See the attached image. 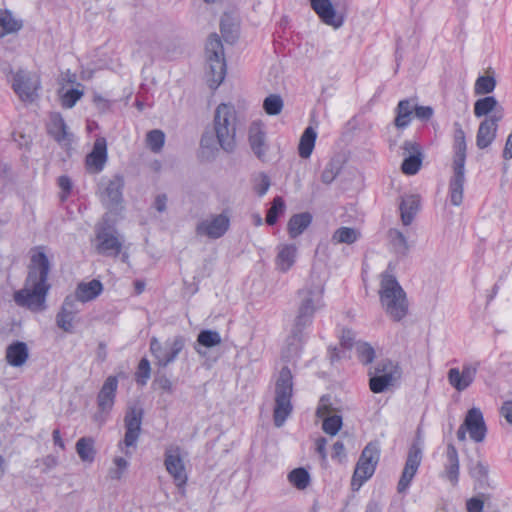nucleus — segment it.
<instances>
[{
    "label": "nucleus",
    "instance_id": "nucleus-1",
    "mask_svg": "<svg viewBox=\"0 0 512 512\" xmlns=\"http://www.w3.org/2000/svg\"><path fill=\"white\" fill-rule=\"evenodd\" d=\"M324 282L319 276L311 275L310 280L298 291L297 314L287 339L283 358L290 362L299 356L303 331L311 326L314 314L323 309Z\"/></svg>",
    "mask_w": 512,
    "mask_h": 512
},
{
    "label": "nucleus",
    "instance_id": "nucleus-2",
    "mask_svg": "<svg viewBox=\"0 0 512 512\" xmlns=\"http://www.w3.org/2000/svg\"><path fill=\"white\" fill-rule=\"evenodd\" d=\"M50 263L44 252L32 255L28 267V275L22 289L14 293V301L18 306L32 312L46 309V297L51 288L48 282Z\"/></svg>",
    "mask_w": 512,
    "mask_h": 512
},
{
    "label": "nucleus",
    "instance_id": "nucleus-3",
    "mask_svg": "<svg viewBox=\"0 0 512 512\" xmlns=\"http://www.w3.org/2000/svg\"><path fill=\"white\" fill-rule=\"evenodd\" d=\"M380 304L390 319L400 322L408 314V300L405 291L396 278L382 274L379 289Z\"/></svg>",
    "mask_w": 512,
    "mask_h": 512
},
{
    "label": "nucleus",
    "instance_id": "nucleus-4",
    "mask_svg": "<svg viewBox=\"0 0 512 512\" xmlns=\"http://www.w3.org/2000/svg\"><path fill=\"white\" fill-rule=\"evenodd\" d=\"M214 132L219 147L232 152L236 146L237 113L231 104L221 103L217 106L213 120Z\"/></svg>",
    "mask_w": 512,
    "mask_h": 512
},
{
    "label": "nucleus",
    "instance_id": "nucleus-5",
    "mask_svg": "<svg viewBox=\"0 0 512 512\" xmlns=\"http://www.w3.org/2000/svg\"><path fill=\"white\" fill-rule=\"evenodd\" d=\"M206 78L211 89H216L223 82L226 75V61L223 44L217 34H211L207 40L206 48Z\"/></svg>",
    "mask_w": 512,
    "mask_h": 512
},
{
    "label": "nucleus",
    "instance_id": "nucleus-6",
    "mask_svg": "<svg viewBox=\"0 0 512 512\" xmlns=\"http://www.w3.org/2000/svg\"><path fill=\"white\" fill-rule=\"evenodd\" d=\"M293 393V376L290 369L284 366L276 381L274 424L281 427L292 412L291 397Z\"/></svg>",
    "mask_w": 512,
    "mask_h": 512
},
{
    "label": "nucleus",
    "instance_id": "nucleus-7",
    "mask_svg": "<svg viewBox=\"0 0 512 512\" xmlns=\"http://www.w3.org/2000/svg\"><path fill=\"white\" fill-rule=\"evenodd\" d=\"M380 459V450L377 443H368L362 450L359 460L356 464L351 487L353 490H359L360 487L373 476L376 466Z\"/></svg>",
    "mask_w": 512,
    "mask_h": 512
},
{
    "label": "nucleus",
    "instance_id": "nucleus-8",
    "mask_svg": "<svg viewBox=\"0 0 512 512\" xmlns=\"http://www.w3.org/2000/svg\"><path fill=\"white\" fill-rule=\"evenodd\" d=\"M186 344L185 338L176 335L160 342L156 337L150 340V352L156 360V365L165 368L172 364L182 352Z\"/></svg>",
    "mask_w": 512,
    "mask_h": 512
},
{
    "label": "nucleus",
    "instance_id": "nucleus-9",
    "mask_svg": "<svg viewBox=\"0 0 512 512\" xmlns=\"http://www.w3.org/2000/svg\"><path fill=\"white\" fill-rule=\"evenodd\" d=\"M42 88L40 75L34 71L19 69L13 74L12 89L23 102L32 103L39 98Z\"/></svg>",
    "mask_w": 512,
    "mask_h": 512
},
{
    "label": "nucleus",
    "instance_id": "nucleus-10",
    "mask_svg": "<svg viewBox=\"0 0 512 512\" xmlns=\"http://www.w3.org/2000/svg\"><path fill=\"white\" fill-rule=\"evenodd\" d=\"M467 433L470 439L476 443H481L485 440L487 427L480 408L473 407L467 411L463 423L457 430V439L464 442Z\"/></svg>",
    "mask_w": 512,
    "mask_h": 512
},
{
    "label": "nucleus",
    "instance_id": "nucleus-11",
    "mask_svg": "<svg viewBox=\"0 0 512 512\" xmlns=\"http://www.w3.org/2000/svg\"><path fill=\"white\" fill-rule=\"evenodd\" d=\"M164 466L169 475L173 478L175 485L184 491L188 480L182 450L177 445H170L164 453Z\"/></svg>",
    "mask_w": 512,
    "mask_h": 512
},
{
    "label": "nucleus",
    "instance_id": "nucleus-12",
    "mask_svg": "<svg viewBox=\"0 0 512 512\" xmlns=\"http://www.w3.org/2000/svg\"><path fill=\"white\" fill-rule=\"evenodd\" d=\"M230 227V218L226 212L210 214L196 225L195 232L209 239L221 238Z\"/></svg>",
    "mask_w": 512,
    "mask_h": 512
},
{
    "label": "nucleus",
    "instance_id": "nucleus-13",
    "mask_svg": "<svg viewBox=\"0 0 512 512\" xmlns=\"http://www.w3.org/2000/svg\"><path fill=\"white\" fill-rule=\"evenodd\" d=\"M480 363L469 362L462 365V369L450 368L447 373V380L451 387L457 392H463L474 382Z\"/></svg>",
    "mask_w": 512,
    "mask_h": 512
},
{
    "label": "nucleus",
    "instance_id": "nucleus-14",
    "mask_svg": "<svg viewBox=\"0 0 512 512\" xmlns=\"http://www.w3.org/2000/svg\"><path fill=\"white\" fill-rule=\"evenodd\" d=\"M397 366L390 360L381 361L375 368V375L370 378V389L374 393L383 392L396 379Z\"/></svg>",
    "mask_w": 512,
    "mask_h": 512
},
{
    "label": "nucleus",
    "instance_id": "nucleus-15",
    "mask_svg": "<svg viewBox=\"0 0 512 512\" xmlns=\"http://www.w3.org/2000/svg\"><path fill=\"white\" fill-rule=\"evenodd\" d=\"M422 460V451L417 445L409 449L405 466L397 485L398 493H405L409 488Z\"/></svg>",
    "mask_w": 512,
    "mask_h": 512
},
{
    "label": "nucleus",
    "instance_id": "nucleus-16",
    "mask_svg": "<svg viewBox=\"0 0 512 512\" xmlns=\"http://www.w3.org/2000/svg\"><path fill=\"white\" fill-rule=\"evenodd\" d=\"M502 119L501 111L485 118L479 125L476 135V145L479 149H485L492 144L496 138L498 122Z\"/></svg>",
    "mask_w": 512,
    "mask_h": 512
},
{
    "label": "nucleus",
    "instance_id": "nucleus-17",
    "mask_svg": "<svg viewBox=\"0 0 512 512\" xmlns=\"http://www.w3.org/2000/svg\"><path fill=\"white\" fill-rule=\"evenodd\" d=\"M404 154L407 155L401 165L402 172L406 175L416 174L422 165L423 155L418 143L414 141H404L402 145Z\"/></svg>",
    "mask_w": 512,
    "mask_h": 512
},
{
    "label": "nucleus",
    "instance_id": "nucleus-18",
    "mask_svg": "<svg viewBox=\"0 0 512 512\" xmlns=\"http://www.w3.org/2000/svg\"><path fill=\"white\" fill-rule=\"evenodd\" d=\"M142 409L137 407H132L128 410L125 416V437L123 440V444L129 448L136 445V442L139 438L141 423H142Z\"/></svg>",
    "mask_w": 512,
    "mask_h": 512
},
{
    "label": "nucleus",
    "instance_id": "nucleus-19",
    "mask_svg": "<svg viewBox=\"0 0 512 512\" xmlns=\"http://www.w3.org/2000/svg\"><path fill=\"white\" fill-rule=\"evenodd\" d=\"M97 251L100 254L116 256L120 253L122 243L110 228L101 227L97 230Z\"/></svg>",
    "mask_w": 512,
    "mask_h": 512
},
{
    "label": "nucleus",
    "instance_id": "nucleus-20",
    "mask_svg": "<svg viewBox=\"0 0 512 512\" xmlns=\"http://www.w3.org/2000/svg\"><path fill=\"white\" fill-rule=\"evenodd\" d=\"M107 162V142L103 137L97 138L94 142L92 151L86 157V165L93 173H99L103 170Z\"/></svg>",
    "mask_w": 512,
    "mask_h": 512
},
{
    "label": "nucleus",
    "instance_id": "nucleus-21",
    "mask_svg": "<svg viewBox=\"0 0 512 512\" xmlns=\"http://www.w3.org/2000/svg\"><path fill=\"white\" fill-rule=\"evenodd\" d=\"M248 140L250 147L256 157L262 161L266 159L268 145L266 143V133L261 123L254 122L249 128Z\"/></svg>",
    "mask_w": 512,
    "mask_h": 512
},
{
    "label": "nucleus",
    "instance_id": "nucleus-22",
    "mask_svg": "<svg viewBox=\"0 0 512 512\" xmlns=\"http://www.w3.org/2000/svg\"><path fill=\"white\" fill-rule=\"evenodd\" d=\"M310 2L313 10L326 25L334 28L342 26L343 19L342 17L337 16L330 0H310Z\"/></svg>",
    "mask_w": 512,
    "mask_h": 512
},
{
    "label": "nucleus",
    "instance_id": "nucleus-23",
    "mask_svg": "<svg viewBox=\"0 0 512 512\" xmlns=\"http://www.w3.org/2000/svg\"><path fill=\"white\" fill-rule=\"evenodd\" d=\"M124 186L123 178L119 175L114 176L112 179L102 181L101 183V197L104 203L108 205L118 204L122 200V189Z\"/></svg>",
    "mask_w": 512,
    "mask_h": 512
},
{
    "label": "nucleus",
    "instance_id": "nucleus-24",
    "mask_svg": "<svg viewBox=\"0 0 512 512\" xmlns=\"http://www.w3.org/2000/svg\"><path fill=\"white\" fill-rule=\"evenodd\" d=\"M118 388V379L116 376H109L101 387L97 402L101 411L106 412L112 409Z\"/></svg>",
    "mask_w": 512,
    "mask_h": 512
},
{
    "label": "nucleus",
    "instance_id": "nucleus-25",
    "mask_svg": "<svg viewBox=\"0 0 512 512\" xmlns=\"http://www.w3.org/2000/svg\"><path fill=\"white\" fill-rule=\"evenodd\" d=\"M29 358V349L25 342L15 341L9 344L5 352V360L12 367L19 368L26 364Z\"/></svg>",
    "mask_w": 512,
    "mask_h": 512
},
{
    "label": "nucleus",
    "instance_id": "nucleus-26",
    "mask_svg": "<svg viewBox=\"0 0 512 512\" xmlns=\"http://www.w3.org/2000/svg\"><path fill=\"white\" fill-rule=\"evenodd\" d=\"M297 247L295 244H280L277 246L275 258L276 269L282 273L288 272L295 264Z\"/></svg>",
    "mask_w": 512,
    "mask_h": 512
},
{
    "label": "nucleus",
    "instance_id": "nucleus-27",
    "mask_svg": "<svg viewBox=\"0 0 512 512\" xmlns=\"http://www.w3.org/2000/svg\"><path fill=\"white\" fill-rule=\"evenodd\" d=\"M454 175L450 181V200L454 206H459L463 200L465 182V164L453 163Z\"/></svg>",
    "mask_w": 512,
    "mask_h": 512
},
{
    "label": "nucleus",
    "instance_id": "nucleus-28",
    "mask_svg": "<svg viewBox=\"0 0 512 512\" xmlns=\"http://www.w3.org/2000/svg\"><path fill=\"white\" fill-rule=\"evenodd\" d=\"M48 132L61 145H68L71 142L72 135L68 132L64 119L58 113L51 115Z\"/></svg>",
    "mask_w": 512,
    "mask_h": 512
},
{
    "label": "nucleus",
    "instance_id": "nucleus-29",
    "mask_svg": "<svg viewBox=\"0 0 512 512\" xmlns=\"http://www.w3.org/2000/svg\"><path fill=\"white\" fill-rule=\"evenodd\" d=\"M329 409L321 399V404L317 408V416L323 418L322 429L331 436H335L342 427V417L339 415H328Z\"/></svg>",
    "mask_w": 512,
    "mask_h": 512
},
{
    "label": "nucleus",
    "instance_id": "nucleus-30",
    "mask_svg": "<svg viewBox=\"0 0 512 512\" xmlns=\"http://www.w3.org/2000/svg\"><path fill=\"white\" fill-rule=\"evenodd\" d=\"M445 477L453 485L456 486L459 481V456L456 447L449 443L446 450Z\"/></svg>",
    "mask_w": 512,
    "mask_h": 512
},
{
    "label": "nucleus",
    "instance_id": "nucleus-31",
    "mask_svg": "<svg viewBox=\"0 0 512 512\" xmlns=\"http://www.w3.org/2000/svg\"><path fill=\"white\" fill-rule=\"evenodd\" d=\"M102 291V283L97 279H93L89 282H80L75 289L74 295L80 300V303H86L96 299Z\"/></svg>",
    "mask_w": 512,
    "mask_h": 512
},
{
    "label": "nucleus",
    "instance_id": "nucleus-32",
    "mask_svg": "<svg viewBox=\"0 0 512 512\" xmlns=\"http://www.w3.org/2000/svg\"><path fill=\"white\" fill-rule=\"evenodd\" d=\"M420 198L417 195H407L402 198L400 203L401 220L405 226L412 223L415 215L419 211Z\"/></svg>",
    "mask_w": 512,
    "mask_h": 512
},
{
    "label": "nucleus",
    "instance_id": "nucleus-33",
    "mask_svg": "<svg viewBox=\"0 0 512 512\" xmlns=\"http://www.w3.org/2000/svg\"><path fill=\"white\" fill-rule=\"evenodd\" d=\"M22 26V21L15 18L11 11L0 9V38L18 32Z\"/></svg>",
    "mask_w": 512,
    "mask_h": 512
},
{
    "label": "nucleus",
    "instance_id": "nucleus-34",
    "mask_svg": "<svg viewBox=\"0 0 512 512\" xmlns=\"http://www.w3.org/2000/svg\"><path fill=\"white\" fill-rule=\"evenodd\" d=\"M312 215L308 212L293 215L288 222V233L291 238L301 235L311 224Z\"/></svg>",
    "mask_w": 512,
    "mask_h": 512
},
{
    "label": "nucleus",
    "instance_id": "nucleus-35",
    "mask_svg": "<svg viewBox=\"0 0 512 512\" xmlns=\"http://www.w3.org/2000/svg\"><path fill=\"white\" fill-rule=\"evenodd\" d=\"M317 138V132L312 127H307L302 133L299 145H298V153L299 156L303 159H308L315 147V142Z\"/></svg>",
    "mask_w": 512,
    "mask_h": 512
},
{
    "label": "nucleus",
    "instance_id": "nucleus-36",
    "mask_svg": "<svg viewBox=\"0 0 512 512\" xmlns=\"http://www.w3.org/2000/svg\"><path fill=\"white\" fill-rule=\"evenodd\" d=\"M466 160V140L465 133L461 126L456 123L455 124V133H454V160L453 163L465 164Z\"/></svg>",
    "mask_w": 512,
    "mask_h": 512
},
{
    "label": "nucleus",
    "instance_id": "nucleus-37",
    "mask_svg": "<svg viewBox=\"0 0 512 512\" xmlns=\"http://www.w3.org/2000/svg\"><path fill=\"white\" fill-rule=\"evenodd\" d=\"M76 452L83 462L91 463L95 459V441L92 437H82L76 443Z\"/></svg>",
    "mask_w": 512,
    "mask_h": 512
},
{
    "label": "nucleus",
    "instance_id": "nucleus-38",
    "mask_svg": "<svg viewBox=\"0 0 512 512\" xmlns=\"http://www.w3.org/2000/svg\"><path fill=\"white\" fill-rule=\"evenodd\" d=\"M496 111H501L503 114V108L498 105L496 98L493 96L478 99L474 104V114L476 117L486 116L491 112L495 114Z\"/></svg>",
    "mask_w": 512,
    "mask_h": 512
},
{
    "label": "nucleus",
    "instance_id": "nucleus-39",
    "mask_svg": "<svg viewBox=\"0 0 512 512\" xmlns=\"http://www.w3.org/2000/svg\"><path fill=\"white\" fill-rule=\"evenodd\" d=\"M360 238V232L352 227L342 226L332 235L331 241L334 244H353Z\"/></svg>",
    "mask_w": 512,
    "mask_h": 512
},
{
    "label": "nucleus",
    "instance_id": "nucleus-40",
    "mask_svg": "<svg viewBox=\"0 0 512 512\" xmlns=\"http://www.w3.org/2000/svg\"><path fill=\"white\" fill-rule=\"evenodd\" d=\"M389 243L393 251L401 256H405L409 251V244L405 235L398 229L388 231Z\"/></svg>",
    "mask_w": 512,
    "mask_h": 512
},
{
    "label": "nucleus",
    "instance_id": "nucleus-41",
    "mask_svg": "<svg viewBox=\"0 0 512 512\" xmlns=\"http://www.w3.org/2000/svg\"><path fill=\"white\" fill-rule=\"evenodd\" d=\"M220 31L223 38L228 43H234L238 37V29L235 24L231 22V18L228 15H224L220 22Z\"/></svg>",
    "mask_w": 512,
    "mask_h": 512
},
{
    "label": "nucleus",
    "instance_id": "nucleus-42",
    "mask_svg": "<svg viewBox=\"0 0 512 512\" xmlns=\"http://www.w3.org/2000/svg\"><path fill=\"white\" fill-rule=\"evenodd\" d=\"M469 473L480 486H483L488 482L489 466L482 461H477L470 467Z\"/></svg>",
    "mask_w": 512,
    "mask_h": 512
},
{
    "label": "nucleus",
    "instance_id": "nucleus-43",
    "mask_svg": "<svg viewBox=\"0 0 512 512\" xmlns=\"http://www.w3.org/2000/svg\"><path fill=\"white\" fill-rule=\"evenodd\" d=\"M288 480L297 488L305 489L310 481L309 473L304 468H296L288 474Z\"/></svg>",
    "mask_w": 512,
    "mask_h": 512
},
{
    "label": "nucleus",
    "instance_id": "nucleus-44",
    "mask_svg": "<svg viewBox=\"0 0 512 512\" xmlns=\"http://www.w3.org/2000/svg\"><path fill=\"white\" fill-rule=\"evenodd\" d=\"M283 100L278 94H271L263 101V108L268 115H278L283 109Z\"/></svg>",
    "mask_w": 512,
    "mask_h": 512
},
{
    "label": "nucleus",
    "instance_id": "nucleus-45",
    "mask_svg": "<svg viewBox=\"0 0 512 512\" xmlns=\"http://www.w3.org/2000/svg\"><path fill=\"white\" fill-rule=\"evenodd\" d=\"M197 342L206 348H212L221 343V336L217 331L203 330L198 334Z\"/></svg>",
    "mask_w": 512,
    "mask_h": 512
},
{
    "label": "nucleus",
    "instance_id": "nucleus-46",
    "mask_svg": "<svg viewBox=\"0 0 512 512\" xmlns=\"http://www.w3.org/2000/svg\"><path fill=\"white\" fill-rule=\"evenodd\" d=\"M496 87V80L493 76H480L477 78L474 86L477 95L489 94Z\"/></svg>",
    "mask_w": 512,
    "mask_h": 512
},
{
    "label": "nucleus",
    "instance_id": "nucleus-47",
    "mask_svg": "<svg viewBox=\"0 0 512 512\" xmlns=\"http://www.w3.org/2000/svg\"><path fill=\"white\" fill-rule=\"evenodd\" d=\"M147 146L155 153L164 146L165 135L161 130L155 129L148 132L146 136Z\"/></svg>",
    "mask_w": 512,
    "mask_h": 512
},
{
    "label": "nucleus",
    "instance_id": "nucleus-48",
    "mask_svg": "<svg viewBox=\"0 0 512 512\" xmlns=\"http://www.w3.org/2000/svg\"><path fill=\"white\" fill-rule=\"evenodd\" d=\"M285 203L279 196L275 197L270 209L266 215V223L268 225H274L277 222L278 216L284 212Z\"/></svg>",
    "mask_w": 512,
    "mask_h": 512
},
{
    "label": "nucleus",
    "instance_id": "nucleus-49",
    "mask_svg": "<svg viewBox=\"0 0 512 512\" xmlns=\"http://www.w3.org/2000/svg\"><path fill=\"white\" fill-rule=\"evenodd\" d=\"M151 376L150 362L146 358H142L138 364L135 373V380L140 386H145Z\"/></svg>",
    "mask_w": 512,
    "mask_h": 512
},
{
    "label": "nucleus",
    "instance_id": "nucleus-50",
    "mask_svg": "<svg viewBox=\"0 0 512 512\" xmlns=\"http://www.w3.org/2000/svg\"><path fill=\"white\" fill-rule=\"evenodd\" d=\"M75 316L76 315H71L70 313L60 309L56 315V324L64 332L70 333L73 331V321Z\"/></svg>",
    "mask_w": 512,
    "mask_h": 512
},
{
    "label": "nucleus",
    "instance_id": "nucleus-51",
    "mask_svg": "<svg viewBox=\"0 0 512 512\" xmlns=\"http://www.w3.org/2000/svg\"><path fill=\"white\" fill-rule=\"evenodd\" d=\"M356 350L358 358L363 364L366 365L373 361L375 357V351L368 343H358Z\"/></svg>",
    "mask_w": 512,
    "mask_h": 512
},
{
    "label": "nucleus",
    "instance_id": "nucleus-52",
    "mask_svg": "<svg viewBox=\"0 0 512 512\" xmlns=\"http://www.w3.org/2000/svg\"><path fill=\"white\" fill-rule=\"evenodd\" d=\"M83 96V91L78 88L67 90L61 98L62 106L64 108H72L76 102Z\"/></svg>",
    "mask_w": 512,
    "mask_h": 512
},
{
    "label": "nucleus",
    "instance_id": "nucleus-53",
    "mask_svg": "<svg viewBox=\"0 0 512 512\" xmlns=\"http://www.w3.org/2000/svg\"><path fill=\"white\" fill-rule=\"evenodd\" d=\"M113 463L114 467L109 469L108 475L111 479L119 480L128 467V461L123 457H116Z\"/></svg>",
    "mask_w": 512,
    "mask_h": 512
},
{
    "label": "nucleus",
    "instance_id": "nucleus-54",
    "mask_svg": "<svg viewBox=\"0 0 512 512\" xmlns=\"http://www.w3.org/2000/svg\"><path fill=\"white\" fill-rule=\"evenodd\" d=\"M79 303L80 300L74 294H70L65 297L60 309L71 315H76L80 311Z\"/></svg>",
    "mask_w": 512,
    "mask_h": 512
},
{
    "label": "nucleus",
    "instance_id": "nucleus-55",
    "mask_svg": "<svg viewBox=\"0 0 512 512\" xmlns=\"http://www.w3.org/2000/svg\"><path fill=\"white\" fill-rule=\"evenodd\" d=\"M152 385H153V388L156 390H161L162 392L169 393V394L173 393V383L164 374L156 376Z\"/></svg>",
    "mask_w": 512,
    "mask_h": 512
},
{
    "label": "nucleus",
    "instance_id": "nucleus-56",
    "mask_svg": "<svg viewBox=\"0 0 512 512\" xmlns=\"http://www.w3.org/2000/svg\"><path fill=\"white\" fill-rule=\"evenodd\" d=\"M339 173V167L335 163H328L321 174V181L324 184H330Z\"/></svg>",
    "mask_w": 512,
    "mask_h": 512
},
{
    "label": "nucleus",
    "instance_id": "nucleus-57",
    "mask_svg": "<svg viewBox=\"0 0 512 512\" xmlns=\"http://www.w3.org/2000/svg\"><path fill=\"white\" fill-rule=\"evenodd\" d=\"M415 117L421 121H428L434 115V110L431 106H415Z\"/></svg>",
    "mask_w": 512,
    "mask_h": 512
},
{
    "label": "nucleus",
    "instance_id": "nucleus-58",
    "mask_svg": "<svg viewBox=\"0 0 512 512\" xmlns=\"http://www.w3.org/2000/svg\"><path fill=\"white\" fill-rule=\"evenodd\" d=\"M218 146V139H215L213 135L206 133L202 136L201 147L203 149H208L211 153H214L215 151L218 150Z\"/></svg>",
    "mask_w": 512,
    "mask_h": 512
},
{
    "label": "nucleus",
    "instance_id": "nucleus-59",
    "mask_svg": "<svg viewBox=\"0 0 512 512\" xmlns=\"http://www.w3.org/2000/svg\"><path fill=\"white\" fill-rule=\"evenodd\" d=\"M415 106L416 104L413 103L412 99H403L399 101L395 112L413 115Z\"/></svg>",
    "mask_w": 512,
    "mask_h": 512
},
{
    "label": "nucleus",
    "instance_id": "nucleus-60",
    "mask_svg": "<svg viewBox=\"0 0 512 512\" xmlns=\"http://www.w3.org/2000/svg\"><path fill=\"white\" fill-rule=\"evenodd\" d=\"M270 187V179L267 175L262 174L259 182L256 184L255 189L259 196H264Z\"/></svg>",
    "mask_w": 512,
    "mask_h": 512
},
{
    "label": "nucleus",
    "instance_id": "nucleus-61",
    "mask_svg": "<svg viewBox=\"0 0 512 512\" xmlns=\"http://www.w3.org/2000/svg\"><path fill=\"white\" fill-rule=\"evenodd\" d=\"M412 120V115L396 112L394 124L398 129H404L409 126Z\"/></svg>",
    "mask_w": 512,
    "mask_h": 512
},
{
    "label": "nucleus",
    "instance_id": "nucleus-62",
    "mask_svg": "<svg viewBox=\"0 0 512 512\" xmlns=\"http://www.w3.org/2000/svg\"><path fill=\"white\" fill-rule=\"evenodd\" d=\"M483 507V500L477 497L470 498L466 503L467 512H483Z\"/></svg>",
    "mask_w": 512,
    "mask_h": 512
},
{
    "label": "nucleus",
    "instance_id": "nucleus-63",
    "mask_svg": "<svg viewBox=\"0 0 512 512\" xmlns=\"http://www.w3.org/2000/svg\"><path fill=\"white\" fill-rule=\"evenodd\" d=\"M500 414L509 424L512 425V400L503 402Z\"/></svg>",
    "mask_w": 512,
    "mask_h": 512
},
{
    "label": "nucleus",
    "instance_id": "nucleus-64",
    "mask_svg": "<svg viewBox=\"0 0 512 512\" xmlns=\"http://www.w3.org/2000/svg\"><path fill=\"white\" fill-rule=\"evenodd\" d=\"M503 157L506 160L512 159V132L507 137L506 144L503 150Z\"/></svg>",
    "mask_w": 512,
    "mask_h": 512
}]
</instances>
